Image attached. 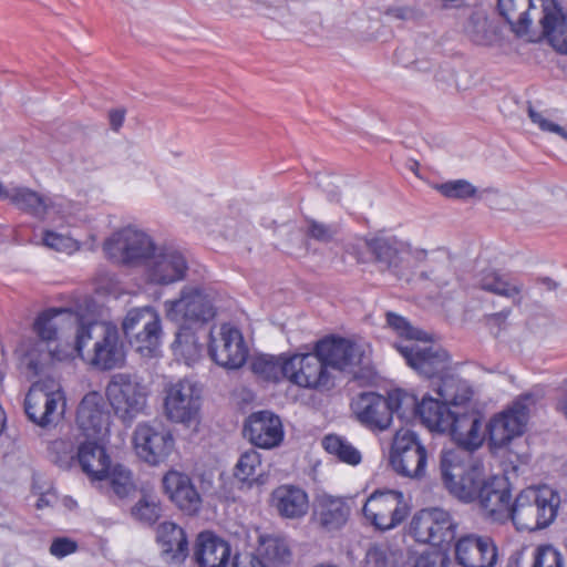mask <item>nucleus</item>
I'll list each match as a JSON object with an SVG mask.
<instances>
[{"mask_svg":"<svg viewBox=\"0 0 567 567\" xmlns=\"http://www.w3.org/2000/svg\"><path fill=\"white\" fill-rule=\"evenodd\" d=\"M441 475L446 489L464 503L477 501L484 515L505 522L511 515V489L504 476L485 477L483 465L460 451H443Z\"/></svg>","mask_w":567,"mask_h":567,"instance_id":"nucleus-1","label":"nucleus"},{"mask_svg":"<svg viewBox=\"0 0 567 567\" xmlns=\"http://www.w3.org/2000/svg\"><path fill=\"white\" fill-rule=\"evenodd\" d=\"M497 9L519 37L528 34L537 17L543 35L556 51L567 54V13L556 0H498Z\"/></svg>","mask_w":567,"mask_h":567,"instance_id":"nucleus-2","label":"nucleus"},{"mask_svg":"<svg viewBox=\"0 0 567 567\" xmlns=\"http://www.w3.org/2000/svg\"><path fill=\"white\" fill-rule=\"evenodd\" d=\"M56 361L79 357L91 367L110 371L124 364L126 353L116 326L102 322L79 324L75 346L68 351L50 350Z\"/></svg>","mask_w":567,"mask_h":567,"instance_id":"nucleus-3","label":"nucleus"},{"mask_svg":"<svg viewBox=\"0 0 567 567\" xmlns=\"http://www.w3.org/2000/svg\"><path fill=\"white\" fill-rule=\"evenodd\" d=\"M386 323L402 338L400 342L395 343V349L404 358L406 364L419 374L434 378L449 369L447 352L433 344L426 332L412 327L404 317L394 312L386 313Z\"/></svg>","mask_w":567,"mask_h":567,"instance_id":"nucleus-4","label":"nucleus"},{"mask_svg":"<svg viewBox=\"0 0 567 567\" xmlns=\"http://www.w3.org/2000/svg\"><path fill=\"white\" fill-rule=\"evenodd\" d=\"M560 506L559 493L549 485L522 489L511 506L509 518L519 532H536L554 523Z\"/></svg>","mask_w":567,"mask_h":567,"instance_id":"nucleus-5","label":"nucleus"},{"mask_svg":"<svg viewBox=\"0 0 567 567\" xmlns=\"http://www.w3.org/2000/svg\"><path fill=\"white\" fill-rule=\"evenodd\" d=\"M351 408L360 424L372 432H383L390 427L393 414L404 419L415 408V396L401 389L390 391L386 398L363 392L352 401Z\"/></svg>","mask_w":567,"mask_h":567,"instance_id":"nucleus-6","label":"nucleus"},{"mask_svg":"<svg viewBox=\"0 0 567 567\" xmlns=\"http://www.w3.org/2000/svg\"><path fill=\"white\" fill-rule=\"evenodd\" d=\"M122 329L131 347L143 358H156L163 344V328L159 313L151 306L127 311Z\"/></svg>","mask_w":567,"mask_h":567,"instance_id":"nucleus-7","label":"nucleus"},{"mask_svg":"<svg viewBox=\"0 0 567 567\" xmlns=\"http://www.w3.org/2000/svg\"><path fill=\"white\" fill-rule=\"evenodd\" d=\"M374 262L382 271L401 277L403 269L415 266L426 258V250L413 248L408 241L382 231L364 238Z\"/></svg>","mask_w":567,"mask_h":567,"instance_id":"nucleus-8","label":"nucleus"},{"mask_svg":"<svg viewBox=\"0 0 567 567\" xmlns=\"http://www.w3.org/2000/svg\"><path fill=\"white\" fill-rule=\"evenodd\" d=\"M163 306L166 318L179 327L203 326L216 316L213 295L199 286H184L177 298Z\"/></svg>","mask_w":567,"mask_h":567,"instance_id":"nucleus-9","label":"nucleus"},{"mask_svg":"<svg viewBox=\"0 0 567 567\" xmlns=\"http://www.w3.org/2000/svg\"><path fill=\"white\" fill-rule=\"evenodd\" d=\"M155 243L152 237L135 226H126L114 231L104 243L103 249L109 259L126 266H145Z\"/></svg>","mask_w":567,"mask_h":567,"instance_id":"nucleus-10","label":"nucleus"},{"mask_svg":"<svg viewBox=\"0 0 567 567\" xmlns=\"http://www.w3.org/2000/svg\"><path fill=\"white\" fill-rule=\"evenodd\" d=\"M65 395L61 384L53 379L33 383L24 399V411L29 420L39 426L58 421L64 413Z\"/></svg>","mask_w":567,"mask_h":567,"instance_id":"nucleus-11","label":"nucleus"},{"mask_svg":"<svg viewBox=\"0 0 567 567\" xmlns=\"http://www.w3.org/2000/svg\"><path fill=\"white\" fill-rule=\"evenodd\" d=\"M410 505L398 489H377L365 501L364 518L378 530L388 532L400 526L410 515Z\"/></svg>","mask_w":567,"mask_h":567,"instance_id":"nucleus-12","label":"nucleus"},{"mask_svg":"<svg viewBox=\"0 0 567 567\" xmlns=\"http://www.w3.org/2000/svg\"><path fill=\"white\" fill-rule=\"evenodd\" d=\"M105 395L115 414L124 422H132L144 410L147 400L145 385L130 373L112 375Z\"/></svg>","mask_w":567,"mask_h":567,"instance_id":"nucleus-13","label":"nucleus"},{"mask_svg":"<svg viewBox=\"0 0 567 567\" xmlns=\"http://www.w3.org/2000/svg\"><path fill=\"white\" fill-rule=\"evenodd\" d=\"M426 462V449L417 434L404 429L396 431L390 451L393 471L400 476L419 478L425 473Z\"/></svg>","mask_w":567,"mask_h":567,"instance_id":"nucleus-14","label":"nucleus"},{"mask_svg":"<svg viewBox=\"0 0 567 567\" xmlns=\"http://www.w3.org/2000/svg\"><path fill=\"white\" fill-rule=\"evenodd\" d=\"M456 530L457 524L449 512L441 508H425L412 517L409 534L417 543L440 547L451 544Z\"/></svg>","mask_w":567,"mask_h":567,"instance_id":"nucleus-15","label":"nucleus"},{"mask_svg":"<svg viewBox=\"0 0 567 567\" xmlns=\"http://www.w3.org/2000/svg\"><path fill=\"white\" fill-rule=\"evenodd\" d=\"M535 402L532 393L523 394L511 406L491 419L486 430L492 447H503L514 437L523 434L529 415V406Z\"/></svg>","mask_w":567,"mask_h":567,"instance_id":"nucleus-16","label":"nucleus"},{"mask_svg":"<svg viewBox=\"0 0 567 567\" xmlns=\"http://www.w3.org/2000/svg\"><path fill=\"white\" fill-rule=\"evenodd\" d=\"M202 389L197 382L182 379L165 388L164 411L168 420L190 423L199 414Z\"/></svg>","mask_w":567,"mask_h":567,"instance_id":"nucleus-17","label":"nucleus"},{"mask_svg":"<svg viewBox=\"0 0 567 567\" xmlns=\"http://www.w3.org/2000/svg\"><path fill=\"white\" fill-rule=\"evenodd\" d=\"M208 353L218 365L235 370L245 364L248 348L238 328L223 323L217 334L214 330L209 332Z\"/></svg>","mask_w":567,"mask_h":567,"instance_id":"nucleus-18","label":"nucleus"},{"mask_svg":"<svg viewBox=\"0 0 567 567\" xmlns=\"http://www.w3.org/2000/svg\"><path fill=\"white\" fill-rule=\"evenodd\" d=\"M133 445L136 455L150 465L165 462L175 449V440L169 430L140 423L133 433Z\"/></svg>","mask_w":567,"mask_h":567,"instance_id":"nucleus-19","label":"nucleus"},{"mask_svg":"<svg viewBox=\"0 0 567 567\" xmlns=\"http://www.w3.org/2000/svg\"><path fill=\"white\" fill-rule=\"evenodd\" d=\"M288 381L310 390H328L333 385L332 375L316 349L313 352L295 353L288 358Z\"/></svg>","mask_w":567,"mask_h":567,"instance_id":"nucleus-20","label":"nucleus"},{"mask_svg":"<svg viewBox=\"0 0 567 567\" xmlns=\"http://www.w3.org/2000/svg\"><path fill=\"white\" fill-rule=\"evenodd\" d=\"M144 267L150 284L168 286L185 279L188 261L185 255L174 247L155 246Z\"/></svg>","mask_w":567,"mask_h":567,"instance_id":"nucleus-21","label":"nucleus"},{"mask_svg":"<svg viewBox=\"0 0 567 567\" xmlns=\"http://www.w3.org/2000/svg\"><path fill=\"white\" fill-rule=\"evenodd\" d=\"M454 557L462 567H494L498 550L489 536L467 534L455 542Z\"/></svg>","mask_w":567,"mask_h":567,"instance_id":"nucleus-22","label":"nucleus"},{"mask_svg":"<svg viewBox=\"0 0 567 567\" xmlns=\"http://www.w3.org/2000/svg\"><path fill=\"white\" fill-rule=\"evenodd\" d=\"M76 423L87 439L104 440L110 433V413L102 394L89 392L79 404Z\"/></svg>","mask_w":567,"mask_h":567,"instance_id":"nucleus-23","label":"nucleus"},{"mask_svg":"<svg viewBox=\"0 0 567 567\" xmlns=\"http://www.w3.org/2000/svg\"><path fill=\"white\" fill-rule=\"evenodd\" d=\"M169 501L184 514L197 515L203 507V497L189 475L169 470L162 480Z\"/></svg>","mask_w":567,"mask_h":567,"instance_id":"nucleus-24","label":"nucleus"},{"mask_svg":"<svg viewBox=\"0 0 567 567\" xmlns=\"http://www.w3.org/2000/svg\"><path fill=\"white\" fill-rule=\"evenodd\" d=\"M2 199L9 200L20 210L40 219L50 218L52 213L65 216L66 202L63 198L56 197L53 200L24 186L6 187Z\"/></svg>","mask_w":567,"mask_h":567,"instance_id":"nucleus-25","label":"nucleus"},{"mask_svg":"<svg viewBox=\"0 0 567 567\" xmlns=\"http://www.w3.org/2000/svg\"><path fill=\"white\" fill-rule=\"evenodd\" d=\"M244 435L257 447L272 449L284 440L280 417L270 411L251 413L245 422Z\"/></svg>","mask_w":567,"mask_h":567,"instance_id":"nucleus-26","label":"nucleus"},{"mask_svg":"<svg viewBox=\"0 0 567 567\" xmlns=\"http://www.w3.org/2000/svg\"><path fill=\"white\" fill-rule=\"evenodd\" d=\"M315 349L328 369L347 370L361 363L362 352L359 347L343 338L322 339L315 344Z\"/></svg>","mask_w":567,"mask_h":567,"instance_id":"nucleus-27","label":"nucleus"},{"mask_svg":"<svg viewBox=\"0 0 567 567\" xmlns=\"http://www.w3.org/2000/svg\"><path fill=\"white\" fill-rule=\"evenodd\" d=\"M452 439L464 450H475L480 447L485 439L481 417L474 413H456L451 415V426L446 429ZM463 452V450H458Z\"/></svg>","mask_w":567,"mask_h":567,"instance_id":"nucleus-28","label":"nucleus"},{"mask_svg":"<svg viewBox=\"0 0 567 567\" xmlns=\"http://www.w3.org/2000/svg\"><path fill=\"white\" fill-rule=\"evenodd\" d=\"M270 504L280 516L290 519L303 517L309 509L306 491L289 484L280 485L272 491Z\"/></svg>","mask_w":567,"mask_h":567,"instance_id":"nucleus-29","label":"nucleus"},{"mask_svg":"<svg viewBox=\"0 0 567 567\" xmlns=\"http://www.w3.org/2000/svg\"><path fill=\"white\" fill-rule=\"evenodd\" d=\"M349 515L350 507L344 498L329 494L317 496L313 516L324 529H340L347 523Z\"/></svg>","mask_w":567,"mask_h":567,"instance_id":"nucleus-30","label":"nucleus"},{"mask_svg":"<svg viewBox=\"0 0 567 567\" xmlns=\"http://www.w3.org/2000/svg\"><path fill=\"white\" fill-rule=\"evenodd\" d=\"M195 558L199 567H226L230 558V546L210 532L200 533Z\"/></svg>","mask_w":567,"mask_h":567,"instance_id":"nucleus-31","label":"nucleus"},{"mask_svg":"<svg viewBox=\"0 0 567 567\" xmlns=\"http://www.w3.org/2000/svg\"><path fill=\"white\" fill-rule=\"evenodd\" d=\"M157 540L165 561L181 564L188 555V542L182 527L173 522H164L157 528Z\"/></svg>","mask_w":567,"mask_h":567,"instance_id":"nucleus-32","label":"nucleus"},{"mask_svg":"<svg viewBox=\"0 0 567 567\" xmlns=\"http://www.w3.org/2000/svg\"><path fill=\"white\" fill-rule=\"evenodd\" d=\"M452 413L453 411L439 399L424 396L420 403L415 398V408L409 410L405 417L417 414L429 430L445 433L451 426Z\"/></svg>","mask_w":567,"mask_h":567,"instance_id":"nucleus-33","label":"nucleus"},{"mask_svg":"<svg viewBox=\"0 0 567 567\" xmlns=\"http://www.w3.org/2000/svg\"><path fill=\"white\" fill-rule=\"evenodd\" d=\"M97 441L93 440L80 444L76 452V460L82 471L92 481H103L111 464L110 456Z\"/></svg>","mask_w":567,"mask_h":567,"instance_id":"nucleus-34","label":"nucleus"},{"mask_svg":"<svg viewBox=\"0 0 567 567\" xmlns=\"http://www.w3.org/2000/svg\"><path fill=\"white\" fill-rule=\"evenodd\" d=\"M78 317L66 308H50L42 311L33 323V330L37 336L45 342L56 339L59 330L66 324H78Z\"/></svg>","mask_w":567,"mask_h":567,"instance_id":"nucleus-35","label":"nucleus"},{"mask_svg":"<svg viewBox=\"0 0 567 567\" xmlns=\"http://www.w3.org/2000/svg\"><path fill=\"white\" fill-rule=\"evenodd\" d=\"M478 285L485 291L512 299L515 305L522 302L523 284L512 276L487 270L480 275Z\"/></svg>","mask_w":567,"mask_h":567,"instance_id":"nucleus-36","label":"nucleus"},{"mask_svg":"<svg viewBox=\"0 0 567 567\" xmlns=\"http://www.w3.org/2000/svg\"><path fill=\"white\" fill-rule=\"evenodd\" d=\"M172 349L174 355L188 367L197 363L203 357V344L195 330L188 327H179Z\"/></svg>","mask_w":567,"mask_h":567,"instance_id":"nucleus-37","label":"nucleus"},{"mask_svg":"<svg viewBox=\"0 0 567 567\" xmlns=\"http://www.w3.org/2000/svg\"><path fill=\"white\" fill-rule=\"evenodd\" d=\"M289 355L260 354L252 359L251 370L259 378L268 381L288 380Z\"/></svg>","mask_w":567,"mask_h":567,"instance_id":"nucleus-38","label":"nucleus"},{"mask_svg":"<svg viewBox=\"0 0 567 567\" xmlns=\"http://www.w3.org/2000/svg\"><path fill=\"white\" fill-rule=\"evenodd\" d=\"M370 567H408L405 554L386 543L372 545L365 554Z\"/></svg>","mask_w":567,"mask_h":567,"instance_id":"nucleus-39","label":"nucleus"},{"mask_svg":"<svg viewBox=\"0 0 567 567\" xmlns=\"http://www.w3.org/2000/svg\"><path fill=\"white\" fill-rule=\"evenodd\" d=\"M259 555L261 557L259 563L266 567H285L291 558L286 540L279 537L262 538Z\"/></svg>","mask_w":567,"mask_h":567,"instance_id":"nucleus-40","label":"nucleus"},{"mask_svg":"<svg viewBox=\"0 0 567 567\" xmlns=\"http://www.w3.org/2000/svg\"><path fill=\"white\" fill-rule=\"evenodd\" d=\"M322 446L330 455L348 465L357 466L362 461L361 452L343 436L329 434L322 440Z\"/></svg>","mask_w":567,"mask_h":567,"instance_id":"nucleus-41","label":"nucleus"},{"mask_svg":"<svg viewBox=\"0 0 567 567\" xmlns=\"http://www.w3.org/2000/svg\"><path fill=\"white\" fill-rule=\"evenodd\" d=\"M439 400L449 405H461L470 401L472 391L468 385L454 377L441 378L436 388Z\"/></svg>","mask_w":567,"mask_h":567,"instance_id":"nucleus-42","label":"nucleus"},{"mask_svg":"<svg viewBox=\"0 0 567 567\" xmlns=\"http://www.w3.org/2000/svg\"><path fill=\"white\" fill-rule=\"evenodd\" d=\"M261 474L260 454L255 450L243 453L235 467V477L251 485L259 482Z\"/></svg>","mask_w":567,"mask_h":567,"instance_id":"nucleus-43","label":"nucleus"},{"mask_svg":"<svg viewBox=\"0 0 567 567\" xmlns=\"http://www.w3.org/2000/svg\"><path fill=\"white\" fill-rule=\"evenodd\" d=\"M107 478L113 492L118 497L127 496L132 491H134V482L132 477V473L123 465H109V472L106 473L104 480Z\"/></svg>","mask_w":567,"mask_h":567,"instance_id":"nucleus-44","label":"nucleus"},{"mask_svg":"<svg viewBox=\"0 0 567 567\" xmlns=\"http://www.w3.org/2000/svg\"><path fill=\"white\" fill-rule=\"evenodd\" d=\"M48 451L52 462L61 468L70 467L76 457L74 442L70 437H61L50 442Z\"/></svg>","mask_w":567,"mask_h":567,"instance_id":"nucleus-45","label":"nucleus"},{"mask_svg":"<svg viewBox=\"0 0 567 567\" xmlns=\"http://www.w3.org/2000/svg\"><path fill=\"white\" fill-rule=\"evenodd\" d=\"M43 246L71 255L80 249V243L69 235H64L53 230H45L42 236Z\"/></svg>","mask_w":567,"mask_h":567,"instance_id":"nucleus-46","label":"nucleus"},{"mask_svg":"<svg viewBox=\"0 0 567 567\" xmlns=\"http://www.w3.org/2000/svg\"><path fill=\"white\" fill-rule=\"evenodd\" d=\"M436 189L447 198L468 199L476 195V187L466 179L449 181L436 186Z\"/></svg>","mask_w":567,"mask_h":567,"instance_id":"nucleus-47","label":"nucleus"},{"mask_svg":"<svg viewBox=\"0 0 567 567\" xmlns=\"http://www.w3.org/2000/svg\"><path fill=\"white\" fill-rule=\"evenodd\" d=\"M132 514L142 522L153 524L161 516L159 502L154 497L143 496L132 508Z\"/></svg>","mask_w":567,"mask_h":567,"instance_id":"nucleus-48","label":"nucleus"},{"mask_svg":"<svg viewBox=\"0 0 567 567\" xmlns=\"http://www.w3.org/2000/svg\"><path fill=\"white\" fill-rule=\"evenodd\" d=\"M408 567H449V558L437 550H425L408 557Z\"/></svg>","mask_w":567,"mask_h":567,"instance_id":"nucleus-49","label":"nucleus"},{"mask_svg":"<svg viewBox=\"0 0 567 567\" xmlns=\"http://www.w3.org/2000/svg\"><path fill=\"white\" fill-rule=\"evenodd\" d=\"M563 555L551 545L536 549L533 567H564Z\"/></svg>","mask_w":567,"mask_h":567,"instance_id":"nucleus-50","label":"nucleus"},{"mask_svg":"<svg viewBox=\"0 0 567 567\" xmlns=\"http://www.w3.org/2000/svg\"><path fill=\"white\" fill-rule=\"evenodd\" d=\"M529 118L543 132L554 133L567 141V132L558 124L545 117L542 113L534 111L532 107L528 110Z\"/></svg>","mask_w":567,"mask_h":567,"instance_id":"nucleus-51","label":"nucleus"},{"mask_svg":"<svg viewBox=\"0 0 567 567\" xmlns=\"http://www.w3.org/2000/svg\"><path fill=\"white\" fill-rule=\"evenodd\" d=\"M78 543L69 537H56L50 546V554L56 558H64L78 550Z\"/></svg>","mask_w":567,"mask_h":567,"instance_id":"nucleus-52","label":"nucleus"},{"mask_svg":"<svg viewBox=\"0 0 567 567\" xmlns=\"http://www.w3.org/2000/svg\"><path fill=\"white\" fill-rule=\"evenodd\" d=\"M308 234L317 240L329 241L337 234V229L333 226L311 220L309 223Z\"/></svg>","mask_w":567,"mask_h":567,"instance_id":"nucleus-53","label":"nucleus"},{"mask_svg":"<svg viewBox=\"0 0 567 567\" xmlns=\"http://www.w3.org/2000/svg\"><path fill=\"white\" fill-rule=\"evenodd\" d=\"M58 502V496L53 491H47L44 493H41L38 496V499L35 502V507L38 509H43L47 507L53 506Z\"/></svg>","mask_w":567,"mask_h":567,"instance_id":"nucleus-54","label":"nucleus"},{"mask_svg":"<svg viewBox=\"0 0 567 567\" xmlns=\"http://www.w3.org/2000/svg\"><path fill=\"white\" fill-rule=\"evenodd\" d=\"M386 14L399 19V20H409L413 18L414 12L412 9L406 7H395V8H389L386 10Z\"/></svg>","mask_w":567,"mask_h":567,"instance_id":"nucleus-55","label":"nucleus"},{"mask_svg":"<svg viewBox=\"0 0 567 567\" xmlns=\"http://www.w3.org/2000/svg\"><path fill=\"white\" fill-rule=\"evenodd\" d=\"M116 285L117 282L112 276L105 275L101 277V280L99 282V289L105 291L106 293H116Z\"/></svg>","mask_w":567,"mask_h":567,"instance_id":"nucleus-56","label":"nucleus"},{"mask_svg":"<svg viewBox=\"0 0 567 567\" xmlns=\"http://www.w3.org/2000/svg\"><path fill=\"white\" fill-rule=\"evenodd\" d=\"M109 117L112 128L117 131L123 125L125 113L123 110H113L110 112Z\"/></svg>","mask_w":567,"mask_h":567,"instance_id":"nucleus-57","label":"nucleus"},{"mask_svg":"<svg viewBox=\"0 0 567 567\" xmlns=\"http://www.w3.org/2000/svg\"><path fill=\"white\" fill-rule=\"evenodd\" d=\"M231 567H266L259 563V559L250 558L246 561V559H241L239 556H235L233 560Z\"/></svg>","mask_w":567,"mask_h":567,"instance_id":"nucleus-58","label":"nucleus"},{"mask_svg":"<svg viewBox=\"0 0 567 567\" xmlns=\"http://www.w3.org/2000/svg\"><path fill=\"white\" fill-rule=\"evenodd\" d=\"M509 313H511L509 310L493 313L488 317V321H489V323H493V324H501V322H504L508 318Z\"/></svg>","mask_w":567,"mask_h":567,"instance_id":"nucleus-59","label":"nucleus"},{"mask_svg":"<svg viewBox=\"0 0 567 567\" xmlns=\"http://www.w3.org/2000/svg\"><path fill=\"white\" fill-rule=\"evenodd\" d=\"M557 409L567 417V389L561 393L557 402Z\"/></svg>","mask_w":567,"mask_h":567,"instance_id":"nucleus-60","label":"nucleus"},{"mask_svg":"<svg viewBox=\"0 0 567 567\" xmlns=\"http://www.w3.org/2000/svg\"><path fill=\"white\" fill-rule=\"evenodd\" d=\"M6 187L0 183V199H2Z\"/></svg>","mask_w":567,"mask_h":567,"instance_id":"nucleus-61","label":"nucleus"},{"mask_svg":"<svg viewBox=\"0 0 567 567\" xmlns=\"http://www.w3.org/2000/svg\"><path fill=\"white\" fill-rule=\"evenodd\" d=\"M416 68H417L419 70H423V71H427V70H429V68H422V66H420V65H419V62H416Z\"/></svg>","mask_w":567,"mask_h":567,"instance_id":"nucleus-62","label":"nucleus"}]
</instances>
